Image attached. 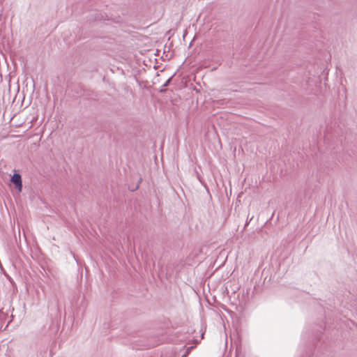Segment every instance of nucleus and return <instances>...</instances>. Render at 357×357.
Listing matches in <instances>:
<instances>
[{
  "label": "nucleus",
  "mask_w": 357,
  "mask_h": 357,
  "mask_svg": "<svg viewBox=\"0 0 357 357\" xmlns=\"http://www.w3.org/2000/svg\"><path fill=\"white\" fill-rule=\"evenodd\" d=\"M10 182L13 183L18 192H22V176L19 173H14V174L11 176Z\"/></svg>",
  "instance_id": "nucleus-1"
},
{
  "label": "nucleus",
  "mask_w": 357,
  "mask_h": 357,
  "mask_svg": "<svg viewBox=\"0 0 357 357\" xmlns=\"http://www.w3.org/2000/svg\"><path fill=\"white\" fill-rule=\"evenodd\" d=\"M172 77H173V76L170 77H169V79H168L165 82V84L162 85V87H163V88H164V87H167V86L169 84V83H170V82H171V80H172Z\"/></svg>",
  "instance_id": "nucleus-2"
},
{
  "label": "nucleus",
  "mask_w": 357,
  "mask_h": 357,
  "mask_svg": "<svg viewBox=\"0 0 357 357\" xmlns=\"http://www.w3.org/2000/svg\"><path fill=\"white\" fill-rule=\"evenodd\" d=\"M102 19H103L102 15H101V17H97V20H102Z\"/></svg>",
  "instance_id": "nucleus-3"
},
{
  "label": "nucleus",
  "mask_w": 357,
  "mask_h": 357,
  "mask_svg": "<svg viewBox=\"0 0 357 357\" xmlns=\"http://www.w3.org/2000/svg\"><path fill=\"white\" fill-rule=\"evenodd\" d=\"M201 338H202V339H203V338H204V333H202V334L201 335Z\"/></svg>",
  "instance_id": "nucleus-4"
},
{
  "label": "nucleus",
  "mask_w": 357,
  "mask_h": 357,
  "mask_svg": "<svg viewBox=\"0 0 357 357\" xmlns=\"http://www.w3.org/2000/svg\"><path fill=\"white\" fill-rule=\"evenodd\" d=\"M165 91V89H162V90H160V92H162V91Z\"/></svg>",
  "instance_id": "nucleus-5"
}]
</instances>
